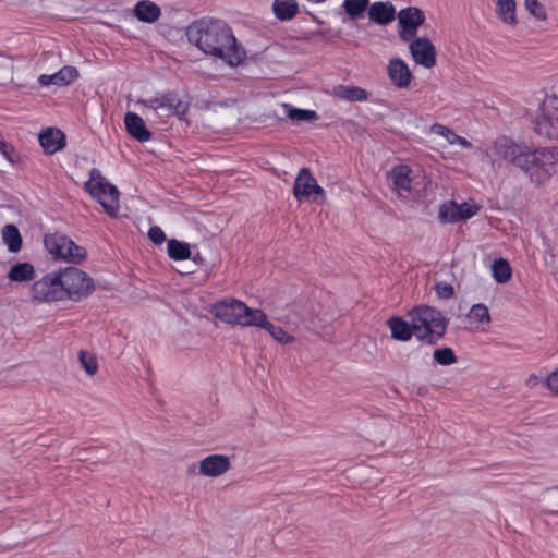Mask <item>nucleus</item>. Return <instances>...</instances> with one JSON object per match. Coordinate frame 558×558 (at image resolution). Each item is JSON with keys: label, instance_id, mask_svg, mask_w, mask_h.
<instances>
[{"label": "nucleus", "instance_id": "obj_1", "mask_svg": "<svg viewBox=\"0 0 558 558\" xmlns=\"http://www.w3.org/2000/svg\"><path fill=\"white\" fill-rule=\"evenodd\" d=\"M493 149L496 157L521 170L534 183L542 184L556 172L558 151L555 148H533L508 136H499Z\"/></svg>", "mask_w": 558, "mask_h": 558}, {"label": "nucleus", "instance_id": "obj_2", "mask_svg": "<svg viewBox=\"0 0 558 558\" xmlns=\"http://www.w3.org/2000/svg\"><path fill=\"white\" fill-rule=\"evenodd\" d=\"M187 39L204 53L221 59L231 66L245 58L244 49L238 45L231 28L220 20L198 21L186 31Z\"/></svg>", "mask_w": 558, "mask_h": 558}, {"label": "nucleus", "instance_id": "obj_3", "mask_svg": "<svg viewBox=\"0 0 558 558\" xmlns=\"http://www.w3.org/2000/svg\"><path fill=\"white\" fill-rule=\"evenodd\" d=\"M412 318L414 336L427 343L436 344L444 338L448 319L441 314L440 311L427 306H416L410 312Z\"/></svg>", "mask_w": 558, "mask_h": 558}, {"label": "nucleus", "instance_id": "obj_4", "mask_svg": "<svg viewBox=\"0 0 558 558\" xmlns=\"http://www.w3.org/2000/svg\"><path fill=\"white\" fill-rule=\"evenodd\" d=\"M85 190L99 202L109 216H117L119 210V191L116 185L102 177L97 168H93L89 171V180L85 183Z\"/></svg>", "mask_w": 558, "mask_h": 558}, {"label": "nucleus", "instance_id": "obj_5", "mask_svg": "<svg viewBox=\"0 0 558 558\" xmlns=\"http://www.w3.org/2000/svg\"><path fill=\"white\" fill-rule=\"evenodd\" d=\"M46 250L54 259L80 264L86 258L87 252L63 233H48L44 238Z\"/></svg>", "mask_w": 558, "mask_h": 558}, {"label": "nucleus", "instance_id": "obj_6", "mask_svg": "<svg viewBox=\"0 0 558 558\" xmlns=\"http://www.w3.org/2000/svg\"><path fill=\"white\" fill-rule=\"evenodd\" d=\"M59 271L64 299L81 301L95 290L94 280L83 270L71 266Z\"/></svg>", "mask_w": 558, "mask_h": 558}, {"label": "nucleus", "instance_id": "obj_7", "mask_svg": "<svg viewBox=\"0 0 558 558\" xmlns=\"http://www.w3.org/2000/svg\"><path fill=\"white\" fill-rule=\"evenodd\" d=\"M147 110L153 111L158 117L177 116L180 119L186 114L190 102L182 100L178 94L170 92L158 95L143 101Z\"/></svg>", "mask_w": 558, "mask_h": 558}, {"label": "nucleus", "instance_id": "obj_8", "mask_svg": "<svg viewBox=\"0 0 558 558\" xmlns=\"http://www.w3.org/2000/svg\"><path fill=\"white\" fill-rule=\"evenodd\" d=\"M535 131L547 138L558 140V96H546L535 122Z\"/></svg>", "mask_w": 558, "mask_h": 558}, {"label": "nucleus", "instance_id": "obj_9", "mask_svg": "<svg viewBox=\"0 0 558 558\" xmlns=\"http://www.w3.org/2000/svg\"><path fill=\"white\" fill-rule=\"evenodd\" d=\"M60 271L49 272L41 279L36 280L31 288V295L34 301L51 303L64 300Z\"/></svg>", "mask_w": 558, "mask_h": 558}, {"label": "nucleus", "instance_id": "obj_10", "mask_svg": "<svg viewBox=\"0 0 558 558\" xmlns=\"http://www.w3.org/2000/svg\"><path fill=\"white\" fill-rule=\"evenodd\" d=\"M293 195L298 201L311 199L313 202H319V198H324L325 191L317 184L310 169L302 168L294 181Z\"/></svg>", "mask_w": 558, "mask_h": 558}, {"label": "nucleus", "instance_id": "obj_11", "mask_svg": "<svg viewBox=\"0 0 558 558\" xmlns=\"http://www.w3.org/2000/svg\"><path fill=\"white\" fill-rule=\"evenodd\" d=\"M425 15L416 7L401 9L398 13L399 36L403 41L413 39L417 34V28L424 23Z\"/></svg>", "mask_w": 558, "mask_h": 558}, {"label": "nucleus", "instance_id": "obj_12", "mask_svg": "<svg viewBox=\"0 0 558 558\" xmlns=\"http://www.w3.org/2000/svg\"><path fill=\"white\" fill-rule=\"evenodd\" d=\"M247 311V305L235 299H226L211 306V314L223 323L241 325L242 316Z\"/></svg>", "mask_w": 558, "mask_h": 558}, {"label": "nucleus", "instance_id": "obj_13", "mask_svg": "<svg viewBox=\"0 0 558 558\" xmlns=\"http://www.w3.org/2000/svg\"><path fill=\"white\" fill-rule=\"evenodd\" d=\"M411 40L409 49L414 62L426 69L434 68L436 65V48L433 43L426 37Z\"/></svg>", "mask_w": 558, "mask_h": 558}, {"label": "nucleus", "instance_id": "obj_14", "mask_svg": "<svg viewBox=\"0 0 558 558\" xmlns=\"http://www.w3.org/2000/svg\"><path fill=\"white\" fill-rule=\"evenodd\" d=\"M199 473L207 477H218L231 468L230 458L225 454H210L199 461Z\"/></svg>", "mask_w": 558, "mask_h": 558}, {"label": "nucleus", "instance_id": "obj_15", "mask_svg": "<svg viewBox=\"0 0 558 558\" xmlns=\"http://www.w3.org/2000/svg\"><path fill=\"white\" fill-rule=\"evenodd\" d=\"M391 83L398 88H408L412 81V73L408 64L401 59H391L387 66Z\"/></svg>", "mask_w": 558, "mask_h": 558}, {"label": "nucleus", "instance_id": "obj_16", "mask_svg": "<svg viewBox=\"0 0 558 558\" xmlns=\"http://www.w3.org/2000/svg\"><path fill=\"white\" fill-rule=\"evenodd\" d=\"M396 8L390 1H377L369 4L368 19L378 25H388L396 19Z\"/></svg>", "mask_w": 558, "mask_h": 558}, {"label": "nucleus", "instance_id": "obj_17", "mask_svg": "<svg viewBox=\"0 0 558 558\" xmlns=\"http://www.w3.org/2000/svg\"><path fill=\"white\" fill-rule=\"evenodd\" d=\"M78 76V71L74 66H63L57 73L47 75L43 74L38 77V83L41 86H65L72 83Z\"/></svg>", "mask_w": 558, "mask_h": 558}, {"label": "nucleus", "instance_id": "obj_18", "mask_svg": "<svg viewBox=\"0 0 558 558\" xmlns=\"http://www.w3.org/2000/svg\"><path fill=\"white\" fill-rule=\"evenodd\" d=\"M39 143L45 153L52 155L65 146V135L58 129L49 128L39 134Z\"/></svg>", "mask_w": 558, "mask_h": 558}, {"label": "nucleus", "instance_id": "obj_19", "mask_svg": "<svg viewBox=\"0 0 558 558\" xmlns=\"http://www.w3.org/2000/svg\"><path fill=\"white\" fill-rule=\"evenodd\" d=\"M124 123L128 133L138 142H147L151 138V133L146 129L144 120L134 112H126Z\"/></svg>", "mask_w": 558, "mask_h": 558}, {"label": "nucleus", "instance_id": "obj_20", "mask_svg": "<svg viewBox=\"0 0 558 558\" xmlns=\"http://www.w3.org/2000/svg\"><path fill=\"white\" fill-rule=\"evenodd\" d=\"M389 180L399 196L405 197L411 191L410 168L408 166H397L389 173Z\"/></svg>", "mask_w": 558, "mask_h": 558}, {"label": "nucleus", "instance_id": "obj_21", "mask_svg": "<svg viewBox=\"0 0 558 558\" xmlns=\"http://www.w3.org/2000/svg\"><path fill=\"white\" fill-rule=\"evenodd\" d=\"M332 95L350 102L364 101L368 98V93L364 88L351 85H338L333 87Z\"/></svg>", "mask_w": 558, "mask_h": 558}, {"label": "nucleus", "instance_id": "obj_22", "mask_svg": "<svg viewBox=\"0 0 558 558\" xmlns=\"http://www.w3.org/2000/svg\"><path fill=\"white\" fill-rule=\"evenodd\" d=\"M134 14L142 22L154 23L159 19L161 11L156 3L149 0H142L136 3Z\"/></svg>", "mask_w": 558, "mask_h": 558}, {"label": "nucleus", "instance_id": "obj_23", "mask_svg": "<svg viewBox=\"0 0 558 558\" xmlns=\"http://www.w3.org/2000/svg\"><path fill=\"white\" fill-rule=\"evenodd\" d=\"M388 326L393 339L408 341L411 339L412 335H414L413 323L411 322V324H409L400 317H391L388 320Z\"/></svg>", "mask_w": 558, "mask_h": 558}, {"label": "nucleus", "instance_id": "obj_24", "mask_svg": "<svg viewBox=\"0 0 558 558\" xmlns=\"http://www.w3.org/2000/svg\"><path fill=\"white\" fill-rule=\"evenodd\" d=\"M299 5L295 0H275L272 12L280 21L292 20L298 14Z\"/></svg>", "mask_w": 558, "mask_h": 558}, {"label": "nucleus", "instance_id": "obj_25", "mask_svg": "<svg viewBox=\"0 0 558 558\" xmlns=\"http://www.w3.org/2000/svg\"><path fill=\"white\" fill-rule=\"evenodd\" d=\"M369 4V0H344L342 8L351 21H357L368 11Z\"/></svg>", "mask_w": 558, "mask_h": 558}, {"label": "nucleus", "instance_id": "obj_26", "mask_svg": "<svg viewBox=\"0 0 558 558\" xmlns=\"http://www.w3.org/2000/svg\"><path fill=\"white\" fill-rule=\"evenodd\" d=\"M3 242L12 253H16L22 247V236L16 226L5 225L2 229Z\"/></svg>", "mask_w": 558, "mask_h": 558}, {"label": "nucleus", "instance_id": "obj_27", "mask_svg": "<svg viewBox=\"0 0 558 558\" xmlns=\"http://www.w3.org/2000/svg\"><path fill=\"white\" fill-rule=\"evenodd\" d=\"M430 130L433 133L445 137L450 144H459L463 148H470L472 146L471 142L465 137L456 134L452 130L442 124L435 123L432 125Z\"/></svg>", "mask_w": 558, "mask_h": 558}, {"label": "nucleus", "instance_id": "obj_28", "mask_svg": "<svg viewBox=\"0 0 558 558\" xmlns=\"http://www.w3.org/2000/svg\"><path fill=\"white\" fill-rule=\"evenodd\" d=\"M35 269L29 263H19L11 267L8 278L11 281L23 282L34 278Z\"/></svg>", "mask_w": 558, "mask_h": 558}, {"label": "nucleus", "instance_id": "obj_29", "mask_svg": "<svg viewBox=\"0 0 558 558\" xmlns=\"http://www.w3.org/2000/svg\"><path fill=\"white\" fill-rule=\"evenodd\" d=\"M283 108L288 118L295 122H314L318 119V114L314 110L294 108L289 104H284Z\"/></svg>", "mask_w": 558, "mask_h": 558}, {"label": "nucleus", "instance_id": "obj_30", "mask_svg": "<svg viewBox=\"0 0 558 558\" xmlns=\"http://www.w3.org/2000/svg\"><path fill=\"white\" fill-rule=\"evenodd\" d=\"M169 257L174 260H185L191 257V250L187 243L180 242L175 239L168 241Z\"/></svg>", "mask_w": 558, "mask_h": 558}, {"label": "nucleus", "instance_id": "obj_31", "mask_svg": "<svg viewBox=\"0 0 558 558\" xmlns=\"http://www.w3.org/2000/svg\"><path fill=\"white\" fill-rule=\"evenodd\" d=\"M492 272L498 283H506L511 279L512 269L508 260L499 258L493 263Z\"/></svg>", "mask_w": 558, "mask_h": 558}, {"label": "nucleus", "instance_id": "obj_32", "mask_svg": "<svg viewBox=\"0 0 558 558\" xmlns=\"http://www.w3.org/2000/svg\"><path fill=\"white\" fill-rule=\"evenodd\" d=\"M462 209H464L463 206H458L456 204H451V206L444 207L440 209L439 216L442 220L449 221V222H456L460 219H466L474 215V213H462Z\"/></svg>", "mask_w": 558, "mask_h": 558}, {"label": "nucleus", "instance_id": "obj_33", "mask_svg": "<svg viewBox=\"0 0 558 558\" xmlns=\"http://www.w3.org/2000/svg\"><path fill=\"white\" fill-rule=\"evenodd\" d=\"M469 317L483 326V330L490 324V314L485 304H474L469 313Z\"/></svg>", "mask_w": 558, "mask_h": 558}, {"label": "nucleus", "instance_id": "obj_34", "mask_svg": "<svg viewBox=\"0 0 558 558\" xmlns=\"http://www.w3.org/2000/svg\"><path fill=\"white\" fill-rule=\"evenodd\" d=\"M498 12L505 23L514 24L515 21V2L514 0H498Z\"/></svg>", "mask_w": 558, "mask_h": 558}, {"label": "nucleus", "instance_id": "obj_35", "mask_svg": "<svg viewBox=\"0 0 558 558\" xmlns=\"http://www.w3.org/2000/svg\"><path fill=\"white\" fill-rule=\"evenodd\" d=\"M241 326H257L262 327L267 318L266 314L262 310H253L247 306V311L242 316Z\"/></svg>", "mask_w": 558, "mask_h": 558}, {"label": "nucleus", "instance_id": "obj_36", "mask_svg": "<svg viewBox=\"0 0 558 558\" xmlns=\"http://www.w3.org/2000/svg\"><path fill=\"white\" fill-rule=\"evenodd\" d=\"M434 361L442 366H449L457 363L458 359L451 348L445 347L436 349L433 353Z\"/></svg>", "mask_w": 558, "mask_h": 558}, {"label": "nucleus", "instance_id": "obj_37", "mask_svg": "<svg viewBox=\"0 0 558 558\" xmlns=\"http://www.w3.org/2000/svg\"><path fill=\"white\" fill-rule=\"evenodd\" d=\"M78 359L82 367L89 376H93L97 373L98 364L94 355L87 353L84 350H81L78 353Z\"/></svg>", "mask_w": 558, "mask_h": 558}, {"label": "nucleus", "instance_id": "obj_38", "mask_svg": "<svg viewBox=\"0 0 558 558\" xmlns=\"http://www.w3.org/2000/svg\"><path fill=\"white\" fill-rule=\"evenodd\" d=\"M525 7L535 19L539 21L547 19L546 10L538 0H525Z\"/></svg>", "mask_w": 558, "mask_h": 558}, {"label": "nucleus", "instance_id": "obj_39", "mask_svg": "<svg viewBox=\"0 0 558 558\" xmlns=\"http://www.w3.org/2000/svg\"><path fill=\"white\" fill-rule=\"evenodd\" d=\"M434 289L437 296L442 300H449L454 295L453 286L447 282H437Z\"/></svg>", "mask_w": 558, "mask_h": 558}, {"label": "nucleus", "instance_id": "obj_40", "mask_svg": "<svg viewBox=\"0 0 558 558\" xmlns=\"http://www.w3.org/2000/svg\"><path fill=\"white\" fill-rule=\"evenodd\" d=\"M548 501L550 507L548 509H543L542 513L558 514V488L549 490Z\"/></svg>", "mask_w": 558, "mask_h": 558}, {"label": "nucleus", "instance_id": "obj_41", "mask_svg": "<svg viewBox=\"0 0 558 558\" xmlns=\"http://www.w3.org/2000/svg\"><path fill=\"white\" fill-rule=\"evenodd\" d=\"M270 336L276 340L278 341L279 343H282V344H288V343H291L293 341V337L288 335L281 327L279 326H276V328L274 329V331L270 333Z\"/></svg>", "mask_w": 558, "mask_h": 558}, {"label": "nucleus", "instance_id": "obj_42", "mask_svg": "<svg viewBox=\"0 0 558 558\" xmlns=\"http://www.w3.org/2000/svg\"><path fill=\"white\" fill-rule=\"evenodd\" d=\"M148 238L155 244H161L166 240L165 232L159 227H151L148 231Z\"/></svg>", "mask_w": 558, "mask_h": 558}, {"label": "nucleus", "instance_id": "obj_43", "mask_svg": "<svg viewBox=\"0 0 558 558\" xmlns=\"http://www.w3.org/2000/svg\"><path fill=\"white\" fill-rule=\"evenodd\" d=\"M546 386L550 391L558 395V368L548 375Z\"/></svg>", "mask_w": 558, "mask_h": 558}, {"label": "nucleus", "instance_id": "obj_44", "mask_svg": "<svg viewBox=\"0 0 558 558\" xmlns=\"http://www.w3.org/2000/svg\"><path fill=\"white\" fill-rule=\"evenodd\" d=\"M538 383H539V377L535 374L530 375L529 378L526 379V385L529 387H535L538 385Z\"/></svg>", "mask_w": 558, "mask_h": 558}, {"label": "nucleus", "instance_id": "obj_45", "mask_svg": "<svg viewBox=\"0 0 558 558\" xmlns=\"http://www.w3.org/2000/svg\"><path fill=\"white\" fill-rule=\"evenodd\" d=\"M12 150V147L7 144L5 142H0V151L7 157H9L10 151Z\"/></svg>", "mask_w": 558, "mask_h": 558}, {"label": "nucleus", "instance_id": "obj_46", "mask_svg": "<svg viewBox=\"0 0 558 558\" xmlns=\"http://www.w3.org/2000/svg\"><path fill=\"white\" fill-rule=\"evenodd\" d=\"M260 328L266 329L269 332V335H270L274 331V329L276 328V326L272 323H270L268 320V318H266L265 323L262 325Z\"/></svg>", "mask_w": 558, "mask_h": 558}, {"label": "nucleus", "instance_id": "obj_47", "mask_svg": "<svg viewBox=\"0 0 558 558\" xmlns=\"http://www.w3.org/2000/svg\"><path fill=\"white\" fill-rule=\"evenodd\" d=\"M461 206H463V207H464V209H462V213H468V211H470V213H474V214H475V211H474V210H473L469 205H466V204H462Z\"/></svg>", "mask_w": 558, "mask_h": 558}, {"label": "nucleus", "instance_id": "obj_48", "mask_svg": "<svg viewBox=\"0 0 558 558\" xmlns=\"http://www.w3.org/2000/svg\"><path fill=\"white\" fill-rule=\"evenodd\" d=\"M193 260H199V254H196V256L193 257Z\"/></svg>", "mask_w": 558, "mask_h": 558}, {"label": "nucleus", "instance_id": "obj_49", "mask_svg": "<svg viewBox=\"0 0 558 558\" xmlns=\"http://www.w3.org/2000/svg\"><path fill=\"white\" fill-rule=\"evenodd\" d=\"M193 260H199V254H196V256L193 257Z\"/></svg>", "mask_w": 558, "mask_h": 558}, {"label": "nucleus", "instance_id": "obj_50", "mask_svg": "<svg viewBox=\"0 0 558 558\" xmlns=\"http://www.w3.org/2000/svg\"><path fill=\"white\" fill-rule=\"evenodd\" d=\"M193 260H199V254H196V256L193 257Z\"/></svg>", "mask_w": 558, "mask_h": 558}]
</instances>
